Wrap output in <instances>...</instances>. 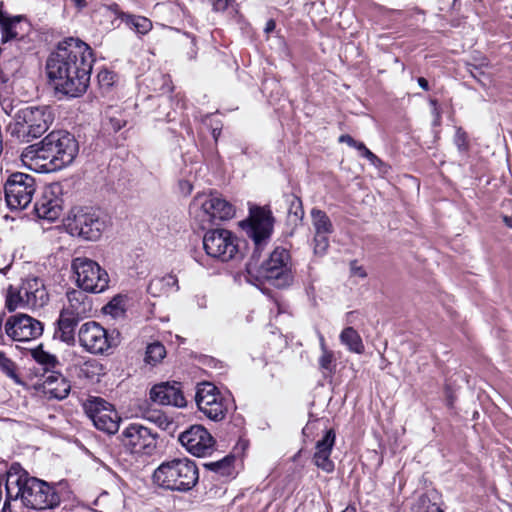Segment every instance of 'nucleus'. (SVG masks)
Listing matches in <instances>:
<instances>
[{"instance_id": "nucleus-41", "label": "nucleus", "mask_w": 512, "mask_h": 512, "mask_svg": "<svg viewBox=\"0 0 512 512\" xmlns=\"http://www.w3.org/2000/svg\"><path fill=\"white\" fill-rule=\"evenodd\" d=\"M485 67H488V61L485 58L478 65L472 64V63L466 64V69L470 73V75L474 79H476L477 81H479L480 83H483V84H485L484 80L489 79L488 75L484 71Z\"/></svg>"}, {"instance_id": "nucleus-28", "label": "nucleus", "mask_w": 512, "mask_h": 512, "mask_svg": "<svg viewBox=\"0 0 512 512\" xmlns=\"http://www.w3.org/2000/svg\"><path fill=\"white\" fill-rule=\"evenodd\" d=\"M340 342L347 347L350 352L362 354L364 344L359 333L353 327H346L339 336Z\"/></svg>"}, {"instance_id": "nucleus-33", "label": "nucleus", "mask_w": 512, "mask_h": 512, "mask_svg": "<svg viewBox=\"0 0 512 512\" xmlns=\"http://www.w3.org/2000/svg\"><path fill=\"white\" fill-rule=\"evenodd\" d=\"M43 150V140L37 144L27 146L21 154L22 161L35 162L41 168V164H46V155L43 154Z\"/></svg>"}, {"instance_id": "nucleus-54", "label": "nucleus", "mask_w": 512, "mask_h": 512, "mask_svg": "<svg viewBox=\"0 0 512 512\" xmlns=\"http://www.w3.org/2000/svg\"><path fill=\"white\" fill-rule=\"evenodd\" d=\"M423 512H444L436 503H429Z\"/></svg>"}, {"instance_id": "nucleus-37", "label": "nucleus", "mask_w": 512, "mask_h": 512, "mask_svg": "<svg viewBox=\"0 0 512 512\" xmlns=\"http://www.w3.org/2000/svg\"><path fill=\"white\" fill-rule=\"evenodd\" d=\"M166 354V349L160 342H154L148 345L146 350V362L149 364H156L160 362Z\"/></svg>"}, {"instance_id": "nucleus-43", "label": "nucleus", "mask_w": 512, "mask_h": 512, "mask_svg": "<svg viewBox=\"0 0 512 512\" xmlns=\"http://www.w3.org/2000/svg\"><path fill=\"white\" fill-rule=\"evenodd\" d=\"M0 368L10 378H17L14 362L3 351H0Z\"/></svg>"}, {"instance_id": "nucleus-58", "label": "nucleus", "mask_w": 512, "mask_h": 512, "mask_svg": "<svg viewBox=\"0 0 512 512\" xmlns=\"http://www.w3.org/2000/svg\"><path fill=\"white\" fill-rule=\"evenodd\" d=\"M6 316V312L5 311H2L0 313V343L4 344V332L2 331V324H3V320Z\"/></svg>"}, {"instance_id": "nucleus-20", "label": "nucleus", "mask_w": 512, "mask_h": 512, "mask_svg": "<svg viewBox=\"0 0 512 512\" xmlns=\"http://www.w3.org/2000/svg\"><path fill=\"white\" fill-rule=\"evenodd\" d=\"M335 440L336 433L334 429H327L323 437L316 442V451L312 458L314 465L328 474L332 473L335 469V464L330 458Z\"/></svg>"}, {"instance_id": "nucleus-10", "label": "nucleus", "mask_w": 512, "mask_h": 512, "mask_svg": "<svg viewBox=\"0 0 512 512\" xmlns=\"http://www.w3.org/2000/svg\"><path fill=\"white\" fill-rule=\"evenodd\" d=\"M80 345L92 354H104L110 348L120 343V333L117 330L108 332L99 323L89 321L84 323L78 332Z\"/></svg>"}, {"instance_id": "nucleus-44", "label": "nucleus", "mask_w": 512, "mask_h": 512, "mask_svg": "<svg viewBox=\"0 0 512 512\" xmlns=\"http://www.w3.org/2000/svg\"><path fill=\"white\" fill-rule=\"evenodd\" d=\"M97 80L101 88L109 89L115 82V74L112 71L103 69L98 72Z\"/></svg>"}, {"instance_id": "nucleus-23", "label": "nucleus", "mask_w": 512, "mask_h": 512, "mask_svg": "<svg viewBox=\"0 0 512 512\" xmlns=\"http://www.w3.org/2000/svg\"><path fill=\"white\" fill-rule=\"evenodd\" d=\"M43 388L51 398L62 400L66 398L71 390L69 381L59 372L52 371L43 375Z\"/></svg>"}, {"instance_id": "nucleus-14", "label": "nucleus", "mask_w": 512, "mask_h": 512, "mask_svg": "<svg viewBox=\"0 0 512 512\" xmlns=\"http://www.w3.org/2000/svg\"><path fill=\"white\" fill-rule=\"evenodd\" d=\"M83 408L98 430L108 434H115L118 431L120 417L113 406L103 398L89 397Z\"/></svg>"}, {"instance_id": "nucleus-29", "label": "nucleus", "mask_w": 512, "mask_h": 512, "mask_svg": "<svg viewBox=\"0 0 512 512\" xmlns=\"http://www.w3.org/2000/svg\"><path fill=\"white\" fill-rule=\"evenodd\" d=\"M234 461L235 457L233 455H226L220 460L204 463L203 467L217 475L229 477L233 474Z\"/></svg>"}, {"instance_id": "nucleus-51", "label": "nucleus", "mask_w": 512, "mask_h": 512, "mask_svg": "<svg viewBox=\"0 0 512 512\" xmlns=\"http://www.w3.org/2000/svg\"><path fill=\"white\" fill-rule=\"evenodd\" d=\"M179 186H180L181 191L186 195H188L192 192L193 186L190 183V181H188V180H181L179 182Z\"/></svg>"}, {"instance_id": "nucleus-38", "label": "nucleus", "mask_w": 512, "mask_h": 512, "mask_svg": "<svg viewBox=\"0 0 512 512\" xmlns=\"http://www.w3.org/2000/svg\"><path fill=\"white\" fill-rule=\"evenodd\" d=\"M144 419L154 423L162 430H166L171 426L172 422L169 421L168 417L160 411L153 410L144 413Z\"/></svg>"}, {"instance_id": "nucleus-7", "label": "nucleus", "mask_w": 512, "mask_h": 512, "mask_svg": "<svg viewBox=\"0 0 512 512\" xmlns=\"http://www.w3.org/2000/svg\"><path fill=\"white\" fill-rule=\"evenodd\" d=\"M190 213L199 221L202 229L231 219L235 214L233 205L217 193L197 195L190 205Z\"/></svg>"}, {"instance_id": "nucleus-56", "label": "nucleus", "mask_w": 512, "mask_h": 512, "mask_svg": "<svg viewBox=\"0 0 512 512\" xmlns=\"http://www.w3.org/2000/svg\"><path fill=\"white\" fill-rule=\"evenodd\" d=\"M352 148L357 149L362 157H364L365 150H368L363 142L358 141H356V145L352 146Z\"/></svg>"}, {"instance_id": "nucleus-39", "label": "nucleus", "mask_w": 512, "mask_h": 512, "mask_svg": "<svg viewBox=\"0 0 512 512\" xmlns=\"http://www.w3.org/2000/svg\"><path fill=\"white\" fill-rule=\"evenodd\" d=\"M106 118V125L109 126L114 132H118L127 123V120L123 116L122 112L118 110L111 109L106 113Z\"/></svg>"}, {"instance_id": "nucleus-52", "label": "nucleus", "mask_w": 512, "mask_h": 512, "mask_svg": "<svg viewBox=\"0 0 512 512\" xmlns=\"http://www.w3.org/2000/svg\"><path fill=\"white\" fill-rule=\"evenodd\" d=\"M338 141L340 143H346L347 145H349L350 147L356 145V140L350 136L349 134H343L339 137Z\"/></svg>"}, {"instance_id": "nucleus-5", "label": "nucleus", "mask_w": 512, "mask_h": 512, "mask_svg": "<svg viewBox=\"0 0 512 512\" xmlns=\"http://www.w3.org/2000/svg\"><path fill=\"white\" fill-rule=\"evenodd\" d=\"M53 117L48 107L28 106L20 109L9 124L8 131L20 142H29L33 138L44 134Z\"/></svg>"}, {"instance_id": "nucleus-2", "label": "nucleus", "mask_w": 512, "mask_h": 512, "mask_svg": "<svg viewBox=\"0 0 512 512\" xmlns=\"http://www.w3.org/2000/svg\"><path fill=\"white\" fill-rule=\"evenodd\" d=\"M198 480V467L188 458L163 462L153 473V482L170 491L188 492L196 486Z\"/></svg>"}, {"instance_id": "nucleus-22", "label": "nucleus", "mask_w": 512, "mask_h": 512, "mask_svg": "<svg viewBox=\"0 0 512 512\" xmlns=\"http://www.w3.org/2000/svg\"><path fill=\"white\" fill-rule=\"evenodd\" d=\"M67 299L68 304L60 312L79 321L88 317L92 312V301L83 291H69L67 292Z\"/></svg>"}, {"instance_id": "nucleus-21", "label": "nucleus", "mask_w": 512, "mask_h": 512, "mask_svg": "<svg viewBox=\"0 0 512 512\" xmlns=\"http://www.w3.org/2000/svg\"><path fill=\"white\" fill-rule=\"evenodd\" d=\"M20 294L24 297L27 307L40 308L49 300L43 281L37 277L26 278L19 286Z\"/></svg>"}, {"instance_id": "nucleus-50", "label": "nucleus", "mask_w": 512, "mask_h": 512, "mask_svg": "<svg viewBox=\"0 0 512 512\" xmlns=\"http://www.w3.org/2000/svg\"><path fill=\"white\" fill-rule=\"evenodd\" d=\"M364 157L367 158L369 162L376 167L382 164V161L369 149L365 150Z\"/></svg>"}, {"instance_id": "nucleus-6", "label": "nucleus", "mask_w": 512, "mask_h": 512, "mask_svg": "<svg viewBox=\"0 0 512 512\" xmlns=\"http://www.w3.org/2000/svg\"><path fill=\"white\" fill-rule=\"evenodd\" d=\"M65 226L68 233L72 236L86 241H97L105 231L107 221L99 209L89 206H78L70 210Z\"/></svg>"}, {"instance_id": "nucleus-55", "label": "nucleus", "mask_w": 512, "mask_h": 512, "mask_svg": "<svg viewBox=\"0 0 512 512\" xmlns=\"http://www.w3.org/2000/svg\"><path fill=\"white\" fill-rule=\"evenodd\" d=\"M275 27H276V23L273 19H269L267 22H266V25H265V28H264V31L266 33H270L272 31L275 30Z\"/></svg>"}, {"instance_id": "nucleus-15", "label": "nucleus", "mask_w": 512, "mask_h": 512, "mask_svg": "<svg viewBox=\"0 0 512 512\" xmlns=\"http://www.w3.org/2000/svg\"><path fill=\"white\" fill-rule=\"evenodd\" d=\"M158 434L138 423L126 427L119 438L122 444L134 454H152L156 448Z\"/></svg>"}, {"instance_id": "nucleus-64", "label": "nucleus", "mask_w": 512, "mask_h": 512, "mask_svg": "<svg viewBox=\"0 0 512 512\" xmlns=\"http://www.w3.org/2000/svg\"><path fill=\"white\" fill-rule=\"evenodd\" d=\"M452 402H453V398H450L449 404L452 405Z\"/></svg>"}, {"instance_id": "nucleus-35", "label": "nucleus", "mask_w": 512, "mask_h": 512, "mask_svg": "<svg viewBox=\"0 0 512 512\" xmlns=\"http://www.w3.org/2000/svg\"><path fill=\"white\" fill-rule=\"evenodd\" d=\"M19 307H27L24 301V297L20 294L19 288L10 286L7 290L5 308L9 312H14Z\"/></svg>"}, {"instance_id": "nucleus-40", "label": "nucleus", "mask_w": 512, "mask_h": 512, "mask_svg": "<svg viewBox=\"0 0 512 512\" xmlns=\"http://www.w3.org/2000/svg\"><path fill=\"white\" fill-rule=\"evenodd\" d=\"M320 346L322 350V355L319 358V366L321 369L326 371H332L333 370V361H334V355L333 352L328 350L325 345V339L322 335H320Z\"/></svg>"}, {"instance_id": "nucleus-18", "label": "nucleus", "mask_w": 512, "mask_h": 512, "mask_svg": "<svg viewBox=\"0 0 512 512\" xmlns=\"http://www.w3.org/2000/svg\"><path fill=\"white\" fill-rule=\"evenodd\" d=\"M249 237L253 240L255 249L259 250L263 243L270 237L273 230V216L269 209L255 207L250 209Z\"/></svg>"}, {"instance_id": "nucleus-61", "label": "nucleus", "mask_w": 512, "mask_h": 512, "mask_svg": "<svg viewBox=\"0 0 512 512\" xmlns=\"http://www.w3.org/2000/svg\"><path fill=\"white\" fill-rule=\"evenodd\" d=\"M2 512H13L11 509V505H10V503H8V501L4 502Z\"/></svg>"}, {"instance_id": "nucleus-36", "label": "nucleus", "mask_w": 512, "mask_h": 512, "mask_svg": "<svg viewBox=\"0 0 512 512\" xmlns=\"http://www.w3.org/2000/svg\"><path fill=\"white\" fill-rule=\"evenodd\" d=\"M33 357L37 363L43 366V375H47L49 372H52V369L58 364V360L54 355L43 350H35L33 352Z\"/></svg>"}, {"instance_id": "nucleus-12", "label": "nucleus", "mask_w": 512, "mask_h": 512, "mask_svg": "<svg viewBox=\"0 0 512 512\" xmlns=\"http://www.w3.org/2000/svg\"><path fill=\"white\" fill-rule=\"evenodd\" d=\"M203 247L208 256L227 262L238 252V238L227 229H208L203 237Z\"/></svg>"}, {"instance_id": "nucleus-8", "label": "nucleus", "mask_w": 512, "mask_h": 512, "mask_svg": "<svg viewBox=\"0 0 512 512\" xmlns=\"http://www.w3.org/2000/svg\"><path fill=\"white\" fill-rule=\"evenodd\" d=\"M260 274L276 288H285L293 283L292 260L288 249L276 247L260 266Z\"/></svg>"}, {"instance_id": "nucleus-34", "label": "nucleus", "mask_w": 512, "mask_h": 512, "mask_svg": "<svg viewBox=\"0 0 512 512\" xmlns=\"http://www.w3.org/2000/svg\"><path fill=\"white\" fill-rule=\"evenodd\" d=\"M287 201L289 202L288 220L290 223L297 226L304 217L302 201L295 195L288 196Z\"/></svg>"}, {"instance_id": "nucleus-59", "label": "nucleus", "mask_w": 512, "mask_h": 512, "mask_svg": "<svg viewBox=\"0 0 512 512\" xmlns=\"http://www.w3.org/2000/svg\"><path fill=\"white\" fill-rule=\"evenodd\" d=\"M417 82H418L419 86H420L423 90H425V91H428V90H429V83H428V81H427L425 78H423V77H419V78L417 79Z\"/></svg>"}, {"instance_id": "nucleus-19", "label": "nucleus", "mask_w": 512, "mask_h": 512, "mask_svg": "<svg viewBox=\"0 0 512 512\" xmlns=\"http://www.w3.org/2000/svg\"><path fill=\"white\" fill-rule=\"evenodd\" d=\"M150 399L159 405L185 407L186 399L179 382H161L150 390Z\"/></svg>"}, {"instance_id": "nucleus-9", "label": "nucleus", "mask_w": 512, "mask_h": 512, "mask_svg": "<svg viewBox=\"0 0 512 512\" xmlns=\"http://www.w3.org/2000/svg\"><path fill=\"white\" fill-rule=\"evenodd\" d=\"M195 401L198 409L215 422L223 420L233 407L231 397L223 395L214 384L209 382L197 385Z\"/></svg>"}, {"instance_id": "nucleus-57", "label": "nucleus", "mask_w": 512, "mask_h": 512, "mask_svg": "<svg viewBox=\"0 0 512 512\" xmlns=\"http://www.w3.org/2000/svg\"><path fill=\"white\" fill-rule=\"evenodd\" d=\"M352 148L357 149L362 157H364L365 150H368L363 142L358 141H356V145L352 146Z\"/></svg>"}, {"instance_id": "nucleus-1", "label": "nucleus", "mask_w": 512, "mask_h": 512, "mask_svg": "<svg viewBox=\"0 0 512 512\" xmlns=\"http://www.w3.org/2000/svg\"><path fill=\"white\" fill-rule=\"evenodd\" d=\"M92 49L78 38H67L57 45L47 61L48 78L54 89L68 97L82 96L89 86L93 66Z\"/></svg>"}, {"instance_id": "nucleus-16", "label": "nucleus", "mask_w": 512, "mask_h": 512, "mask_svg": "<svg viewBox=\"0 0 512 512\" xmlns=\"http://www.w3.org/2000/svg\"><path fill=\"white\" fill-rule=\"evenodd\" d=\"M5 334L13 341L27 342L40 337L44 325L39 320L23 313L10 316L5 322Z\"/></svg>"}, {"instance_id": "nucleus-47", "label": "nucleus", "mask_w": 512, "mask_h": 512, "mask_svg": "<svg viewBox=\"0 0 512 512\" xmlns=\"http://www.w3.org/2000/svg\"><path fill=\"white\" fill-rule=\"evenodd\" d=\"M350 271H351V274L354 276H358L360 278L367 277V273H366L365 269L362 266H358L356 260H353L350 262Z\"/></svg>"}, {"instance_id": "nucleus-31", "label": "nucleus", "mask_w": 512, "mask_h": 512, "mask_svg": "<svg viewBox=\"0 0 512 512\" xmlns=\"http://www.w3.org/2000/svg\"><path fill=\"white\" fill-rule=\"evenodd\" d=\"M175 287L176 290L178 287V279L175 275L168 274L162 278H156L150 281L148 285V292L153 296H157L161 292H167L169 289Z\"/></svg>"}, {"instance_id": "nucleus-45", "label": "nucleus", "mask_w": 512, "mask_h": 512, "mask_svg": "<svg viewBox=\"0 0 512 512\" xmlns=\"http://www.w3.org/2000/svg\"><path fill=\"white\" fill-rule=\"evenodd\" d=\"M454 143L460 152H467L469 149L467 133L461 127L456 129Z\"/></svg>"}, {"instance_id": "nucleus-60", "label": "nucleus", "mask_w": 512, "mask_h": 512, "mask_svg": "<svg viewBox=\"0 0 512 512\" xmlns=\"http://www.w3.org/2000/svg\"><path fill=\"white\" fill-rule=\"evenodd\" d=\"M71 2L78 8L82 9L86 6V0H71Z\"/></svg>"}, {"instance_id": "nucleus-13", "label": "nucleus", "mask_w": 512, "mask_h": 512, "mask_svg": "<svg viewBox=\"0 0 512 512\" xmlns=\"http://www.w3.org/2000/svg\"><path fill=\"white\" fill-rule=\"evenodd\" d=\"M4 192L7 205L11 209L26 208L35 192V179L25 173H13L5 183Z\"/></svg>"}, {"instance_id": "nucleus-4", "label": "nucleus", "mask_w": 512, "mask_h": 512, "mask_svg": "<svg viewBox=\"0 0 512 512\" xmlns=\"http://www.w3.org/2000/svg\"><path fill=\"white\" fill-rule=\"evenodd\" d=\"M17 495L23 505L34 510L54 509L60 505L61 497L56 486L35 477L15 478Z\"/></svg>"}, {"instance_id": "nucleus-11", "label": "nucleus", "mask_w": 512, "mask_h": 512, "mask_svg": "<svg viewBox=\"0 0 512 512\" xmlns=\"http://www.w3.org/2000/svg\"><path fill=\"white\" fill-rule=\"evenodd\" d=\"M71 267L76 275L77 285L83 291L100 293L108 287V273L94 260L77 257L72 260Z\"/></svg>"}, {"instance_id": "nucleus-42", "label": "nucleus", "mask_w": 512, "mask_h": 512, "mask_svg": "<svg viewBox=\"0 0 512 512\" xmlns=\"http://www.w3.org/2000/svg\"><path fill=\"white\" fill-rule=\"evenodd\" d=\"M330 234L315 233L314 236V253L317 255H323L326 253L329 247V236Z\"/></svg>"}, {"instance_id": "nucleus-46", "label": "nucleus", "mask_w": 512, "mask_h": 512, "mask_svg": "<svg viewBox=\"0 0 512 512\" xmlns=\"http://www.w3.org/2000/svg\"><path fill=\"white\" fill-rule=\"evenodd\" d=\"M13 478H16V477L13 475H8V477L6 479V485H5L6 500L5 501H8V503H10L11 500H17L18 498H20V496H16L17 488L15 485V479H13Z\"/></svg>"}, {"instance_id": "nucleus-27", "label": "nucleus", "mask_w": 512, "mask_h": 512, "mask_svg": "<svg viewBox=\"0 0 512 512\" xmlns=\"http://www.w3.org/2000/svg\"><path fill=\"white\" fill-rule=\"evenodd\" d=\"M23 16H9L0 9V26L2 31V43H6L18 37L17 25L21 22Z\"/></svg>"}, {"instance_id": "nucleus-17", "label": "nucleus", "mask_w": 512, "mask_h": 512, "mask_svg": "<svg viewBox=\"0 0 512 512\" xmlns=\"http://www.w3.org/2000/svg\"><path fill=\"white\" fill-rule=\"evenodd\" d=\"M179 442L185 449L196 457L212 454L215 440L202 425H193L179 435Z\"/></svg>"}, {"instance_id": "nucleus-53", "label": "nucleus", "mask_w": 512, "mask_h": 512, "mask_svg": "<svg viewBox=\"0 0 512 512\" xmlns=\"http://www.w3.org/2000/svg\"><path fill=\"white\" fill-rule=\"evenodd\" d=\"M191 39V52H189V58L195 59L197 54V48H196V38L195 36H191L190 34H186Z\"/></svg>"}, {"instance_id": "nucleus-3", "label": "nucleus", "mask_w": 512, "mask_h": 512, "mask_svg": "<svg viewBox=\"0 0 512 512\" xmlns=\"http://www.w3.org/2000/svg\"><path fill=\"white\" fill-rule=\"evenodd\" d=\"M46 164H41L45 172L61 170L70 165L78 154L79 146L74 135L65 130L50 132L43 138Z\"/></svg>"}, {"instance_id": "nucleus-24", "label": "nucleus", "mask_w": 512, "mask_h": 512, "mask_svg": "<svg viewBox=\"0 0 512 512\" xmlns=\"http://www.w3.org/2000/svg\"><path fill=\"white\" fill-rule=\"evenodd\" d=\"M61 199L45 193L34 205V212L39 219L55 221L62 213Z\"/></svg>"}, {"instance_id": "nucleus-48", "label": "nucleus", "mask_w": 512, "mask_h": 512, "mask_svg": "<svg viewBox=\"0 0 512 512\" xmlns=\"http://www.w3.org/2000/svg\"><path fill=\"white\" fill-rule=\"evenodd\" d=\"M430 104L433 106V113H434V120H433V125L434 126H439L440 125V121H441V113L438 109V103H437V100H430Z\"/></svg>"}, {"instance_id": "nucleus-30", "label": "nucleus", "mask_w": 512, "mask_h": 512, "mask_svg": "<svg viewBox=\"0 0 512 512\" xmlns=\"http://www.w3.org/2000/svg\"><path fill=\"white\" fill-rule=\"evenodd\" d=\"M118 18L139 34H146L152 29V22L143 16L120 12Z\"/></svg>"}, {"instance_id": "nucleus-63", "label": "nucleus", "mask_w": 512, "mask_h": 512, "mask_svg": "<svg viewBox=\"0 0 512 512\" xmlns=\"http://www.w3.org/2000/svg\"><path fill=\"white\" fill-rule=\"evenodd\" d=\"M342 512H356V509L353 506H347Z\"/></svg>"}, {"instance_id": "nucleus-25", "label": "nucleus", "mask_w": 512, "mask_h": 512, "mask_svg": "<svg viewBox=\"0 0 512 512\" xmlns=\"http://www.w3.org/2000/svg\"><path fill=\"white\" fill-rule=\"evenodd\" d=\"M79 320L60 312L54 331V339H58L67 345L75 344V331Z\"/></svg>"}, {"instance_id": "nucleus-32", "label": "nucleus", "mask_w": 512, "mask_h": 512, "mask_svg": "<svg viewBox=\"0 0 512 512\" xmlns=\"http://www.w3.org/2000/svg\"><path fill=\"white\" fill-rule=\"evenodd\" d=\"M312 224L315 233L332 234L334 231L333 224L328 215L317 208L311 210Z\"/></svg>"}, {"instance_id": "nucleus-62", "label": "nucleus", "mask_w": 512, "mask_h": 512, "mask_svg": "<svg viewBox=\"0 0 512 512\" xmlns=\"http://www.w3.org/2000/svg\"><path fill=\"white\" fill-rule=\"evenodd\" d=\"M503 221L509 228H512V217L504 216Z\"/></svg>"}, {"instance_id": "nucleus-26", "label": "nucleus", "mask_w": 512, "mask_h": 512, "mask_svg": "<svg viewBox=\"0 0 512 512\" xmlns=\"http://www.w3.org/2000/svg\"><path fill=\"white\" fill-rule=\"evenodd\" d=\"M71 371L79 379L94 381L102 374L103 366L95 359L80 360L71 366Z\"/></svg>"}, {"instance_id": "nucleus-49", "label": "nucleus", "mask_w": 512, "mask_h": 512, "mask_svg": "<svg viewBox=\"0 0 512 512\" xmlns=\"http://www.w3.org/2000/svg\"><path fill=\"white\" fill-rule=\"evenodd\" d=\"M215 11H224L228 6V0H208Z\"/></svg>"}]
</instances>
